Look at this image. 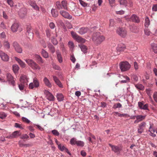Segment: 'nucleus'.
<instances>
[{
  "instance_id": "0e129e2a",
  "label": "nucleus",
  "mask_w": 157,
  "mask_h": 157,
  "mask_svg": "<svg viewBox=\"0 0 157 157\" xmlns=\"http://www.w3.org/2000/svg\"><path fill=\"white\" fill-rule=\"evenodd\" d=\"M15 127L16 128H19L21 129H23V128L22 126L21 125L17 123H15Z\"/></svg>"
},
{
  "instance_id": "a18cd8bd",
  "label": "nucleus",
  "mask_w": 157,
  "mask_h": 157,
  "mask_svg": "<svg viewBox=\"0 0 157 157\" xmlns=\"http://www.w3.org/2000/svg\"><path fill=\"white\" fill-rule=\"evenodd\" d=\"M19 144L21 147H22V146H25L26 147L31 146V145L29 144H24L21 143L20 141H19Z\"/></svg>"
},
{
  "instance_id": "bf43d9fd",
  "label": "nucleus",
  "mask_w": 157,
  "mask_h": 157,
  "mask_svg": "<svg viewBox=\"0 0 157 157\" xmlns=\"http://www.w3.org/2000/svg\"><path fill=\"white\" fill-rule=\"evenodd\" d=\"M52 134L55 136H59V133L55 129L52 130Z\"/></svg>"
},
{
  "instance_id": "a19ab883",
  "label": "nucleus",
  "mask_w": 157,
  "mask_h": 157,
  "mask_svg": "<svg viewBox=\"0 0 157 157\" xmlns=\"http://www.w3.org/2000/svg\"><path fill=\"white\" fill-rule=\"evenodd\" d=\"M33 83H34V85L35 87L37 88L39 87V83L38 80L34 78L33 81Z\"/></svg>"
},
{
  "instance_id": "72a5a7b5",
  "label": "nucleus",
  "mask_w": 157,
  "mask_h": 157,
  "mask_svg": "<svg viewBox=\"0 0 157 157\" xmlns=\"http://www.w3.org/2000/svg\"><path fill=\"white\" fill-rule=\"evenodd\" d=\"M68 45L70 48V50L73 51L75 47L73 42L71 41H69L68 43Z\"/></svg>"
},
{
  "instance_id": "58836bf2",
  "label": "nucleus",
  "mask_w": 157,
  "mask_h": 157,
  "mask_svg": "<svg viewBox=\"0 0 157 157\" xmlns=\"http://www.w3.org/2000/svg\"><path fill=\"white\" fill-rule=\"evenodd\" d=\"M135 87L137 89L140 90H143L144 89V86L141 84H136L135 85Z\"/></svg>"
},
{
  "instance_id": "680f3d73",
  "label": "nucleus",
  "mask_w": 157,
  "mask_h": 157,
  "mask_svg": "<svg viewBox=\"0 0 157 157\" xmlns=\"http://www.w3.org/2000/svg\"><path fill=\"white\" fill-rule=\"evenodd\" d=\"M7 2L8 4L10 5L11 7H13V3L12 0H7Z\"/></svg>"
},
{
  "instance_id": "052dcab7",
  "label": "nucleus",
  "mask_w": 157,
  "mask_h": 157,
  "mask_svg": "<svg viewBox=\"0 0 157 157\" xmlns=\"http://www.w3.org/2000/svg\"><path fill=\"white\" fill-rule=\"evenodd\" d=\"M149 132H150V135L151 136L155 137L156 136V135L154 133L155 132V130L154 129H152V130H149Z\"/></svg>"
},
{
  "instance_id": "1a4fd4ad",
  "label": "nucleus",
  "mask_w": 157,
  "mask_h": 157,
  "mask_svg": "<svg viewBox=\"0 0 157 157\" xmlns=\"http://www.w3.org/2000/svg\"><path fill=\"white\" fill-rule=\"evenodd\" d=\"M20 81L21 83L25 84L26 85H27L28 79L26 75H22L20 77Z\"/></svg>"
},
{
  "instance_id": "20e7f679",
  "label": "nucleus",
  "mask_w": 157,
  "mask_h": 157,
  "mask_svg": "<svg viewBox=\"0 0 157 157\" xmlns=\"http://www.w3.org/2000/svg\"><path fill=\"white\" fill-rule=\"evenodd\" d=\"M26 62L32 68L34 69H38V66L33 60L30 59H26L25 60Z\"/></svg>"
},
{
  "instance_id": "cd10ccee",
  "label": "nucleus",
  "mask_w": 157,
  "mask_h": 157,
  "mask_svg": "<svg viewBox=\"0 0 157 157\" xmlns=\"http://www.w3.org/2000/svg\"><path fill=\"white\" fill-rule=\"evenodd\" d=\"M44 81L46 86L49 87H51L52 86V84L50 83L49 80L46 77L44 78Z\"/></svg>"
},
{
  "instance_id": "dca6fc26",
  "label": "nucleus",
  "mask_w": 157,
  "mask_h": 157,
  "mask_svg": "<svg viewBox=\"0 0 157 157\" xmlns=\"http://www.w3.org/2000/svg\"><path fill=\"white\" fill-rule=\"evenodd\" d=\"M19 27V24L17 23H15L13 24L11 26V29L13 32H16L18 30Z\"/></svg>"
},
{
  "instance_id": "c85d7f7f",
  "label": "nucleus",
  "mask_w": 157,
  "mask_h": 157,
  "mask_svg": "<svg viewBox=\"0 0 157 157\" xmlns=\"http://www.w3.org/2000/svg\"><path fill=\"white\" fill-rule=\"evenodd\" d=\"M51 13L52 16L54 17H56L58 15V12L55 9H52Z\"/></svg>"
},
{
  "instance_id": "9d476101",
  "label": "nucleus",
  "mask_w": 157,
  "mask_h": 157,
  "mask_svg": "<svg viewBox=\"0 0 157 157\" xmlns=\"http://www.w3.org/2000/svg\"><path fill=\"white\" fill-rule=\"evenodd\" d=\"M128 21H132V22L135 23H138L140 21V20L139 18L136 15L133 14L131 17L129 18H126Z\"/></svg>"
},
{
  "instance_id": "4d7b16f0",
  "label": "nucleus",
  "mask_w": 157,
  "mask_h": 157,
  "mask_svg": "<svg viewBox=\"0 0 157 157\" xmlns=\"http://www.w3.org/2000/svg\"><path fill=\"white\" fill-rule=\"evenodd\" d=\"M6 116L7 115L5 113H0V118L3 119H4Z\"/></svg>"
},
{
  "instance_id": "ddd939ff",
  "label": "nucleus",
  "mask_w": 157,
  "mask_h": 157,
  "mask_svg": "<svg viewBox=\"0 0 157 157\" xmlns=\"http://www.w3.org/2000/svg\"><path fill=\"white\" fill-rule=\"evenodd\" d=\"M44 93L46 95L47 98L48 100L50 101L53 100L54 99V97L48 91L46 90H45L44 91Z\"/></svg>"
},
{
  "instance_id": "6ab92c4d",
  "label": "nucleus",
  "mask_w": 157,
  "mask_h": 157,
  "mask_svg": "<svg viewBox=\"0 0 157 157\" xmlns=\"http://www.w3.org/2000/svg\"><path fill=\"white\" fill-rule=\"evenodd\" d=\"M56 53L57 55V58L58 61L59 63H61L63 62V60L61 53L58 50L56 51Z\"/></svg>"
},
{
  "instance_id": "412c9836",
  "label": "nucleus",
  "mask_w": 157,
  "mask_h": 157,
  "mask_svg": "<svg viewBox=\"0 0 157 157\" xmlns=\"http://www.w3.org/2000/svg\"><path fill=\"white\" fill-rule=\"evenodd\" d=\"M53 80L56 84L60 88H63V86L58 78L55 76H53Z\"/></svg>"
},
{
  "instance_id": "3c124183",
  "label": "nucleus",
  "mask_w": 157,
  "mask_h": 157,
  "mask_svg": "<svg viewBox=\"0 0 157 157\" xmlns=\"http://www.w3.org/2000/svg\"><path fill=\"white\" fill-rule=\"evenodd\" d=\"M122 106L121 105L120 103H117L115 104L113 106V108L114 109L121 108Z\"/></svg>"
},
{
  "instance_id": "49530a36",
  "label": "nucleus",
  "mask_w": 157,
  "mask_h": 157,
  "mask_svg": "<svg viewBox=\"0 0 157 157\" xmlns=\"http://www.w3.org/2000/svg\"><path fill=\"white\" fill-rule=\"evenodd\" d=\"M109 4L111 7L115 6V0H108Z\"/></svg>"
},
{
  "instance_id": "f257e3e1",
  "label": "nucleus",
  "mask_w": 157,
  "mask_h": 157,
  "mask_svg": "<svg viewBox=\"0 0 157 157\" xmlns=\"http://www.w3.org/2000/svg\"><path fill=\"white\" fill-rule=\"evenodd\" d=\"M93 42L97 44H101L105 39V37L100 33L97 32L94 33L92 37Z\"/></svg>"
},
{
  "instance_id": "b1692460",
  "label": "nucleus",
  "mask_w": 157,
  "mask_h": 157,
  "mask_svg": "<svg viewBox=\"0 0 157 157\" xmlns=\"http://www.w3.org/2000/svg\"><path fill=\"white\" fill-rule=\"evenodd\" d=\"M125 46L124 44L119 45L117 48V49L118 51L119 52H123L125 49Z\"/></svg>"
},
{
  "instance_id": "ea45409f",
  "label": "nucleus",
  "mask_w": 157,
  "mask_h": 157,
  "mask_svg": "<svg viewBox=\"0 0 157 157\" xmlns=\"http://www.w3.org/2000/svg\"><path fill=\"white\" fill-rule=\"evenodd\" d=\"M56 5L57 9L60 10L62 9V6L61 3L59 1H57L56 2Z\"/></svg>"
},
{
  "instance_id": "4c0bfd02",
  "label": "nucleus",
  "mask_w": 157,
  "mask_h": 157,
  "mask_svg": "<svg viewBox=\"0 0 157 157\" xmlns=\"http://www.w3.org/2000/svg\"><path fill=\"white\" fill-rule=\"evenodd\" d=\"M114 115L115 116L117 115L118 116L120 117H124L125 116H127L128 117H129V115H128L127 114H121L118 113V112H114Z\"/></svg>"
},
{
  "instance_id": "bb28decb",
  "label": "nucleus",
  "mask_w": 157,
  "mask_h": 157,
  "mask_svg": "<svg viewBox=\"0 0 157 157\" xmlns=\"http://www.w3.org/2000/svg\"><path fill=\"white\" fill-rule=\"evenodd\" d=\"M78 46L80 48L82 51L84 53L87 52V48L85 45L80 44L78 45Z\"/></svg>"
},
{
  "instance_id": "c9c22d12",
  "label": "nucleus",
  "mask_w": 157,
  "mask_h": 157,
  "mask_svg": "<svg viewBox=\"0 0 157 157\" xmlns=\"http://www.w3.org/2000/svg\"><path fill=\"white\" fill-rule=\"evenodd\" d=\"M41 54L45 58H47L48 57V53L44 49H42Z\"/></svg>"
},
{
  "instance_id": "4468645a",
  "label": "nucleus",
  "mask_w": 157,
  "mask_h": 157,
  "mask_svg": "<svg viewBox=\"0 0 157 157\" xmlns=\"http://www.w3.org/2000/svg\"><path fill=\"white\" fill-rule=\"evenodd\" d=\"M0 56L4 61H7L9 60V58L7 55L2 51H0Z\"/></svg>"
},
{
  "instance_id": "7ed1b4c3",
  "label": "nucleus",
  "mask_w": 157,
  "mask_h": 157,
  "mask_svg": "<svg viewBox=\"0 0 157 157\" xmlns=\"http://www.w3.org/2000/svg\"><path fill=\"white\" fill-rule=\"evenodd\" d=\"M120 69H130L131 65L126 61H122L119 64Z\"/></svg>"
},
{
  "instance_id": "f8f14e48",
  "label": "nucleus",
  "mask_w": 157,
  "mask_h": 157,
  "mask_svg": "<svg viewBox=\"0 0 157 157\" xmlns=\"http://www.w3.org/2000/svg\"><path fill=\"white\" fill-rule=\"evenodd\" d=\"M7 80L13 86L15 85V81L13 79V77L10 74H7L6 75Z\"/></svg>"
},
{
  "instance_id": "5fc2aeb1",
  "label": "nucleus",
  "mask_w": 157,
  "mask_h": 157,
  "mask_svg": "<svg viewBox=\"0 0 157 157\" xmlns=\"http://www.w3.org/2000/svg\"><path fill=\"white\" fill-rule=\"evenodd\" d=\"M144 32L145 34L147 36L150 35L151 33V32L147 29H144Z\"/></svg>"
},
{
  "instance_id": "69168bd1",
  "label": "nucleus",
  "mask_w": 157,
  "mask_h": 157,
  "mask_svg": "<svg viewBox=\"0 0 157 157\" xmlns=\"http://www.w3.org/2000/svg\"><path fill=\"white\" fill-rule=\"evenodd\" d=\"M131 78L132 79L136 82L138 80V78L136 75H132Z\"/></svg>"
},
{
  "instance_id": "2f4dec72",
  "label": "nucleus",
  "mask_w": 157,
  "mask_h": 157,
  "mask_svg": "<svg viewBox=\"0 0 157 157\" xmlns=\"http://www.w3.org/2000/svg\"><path fill=\"white\" fill-rule=\"evenodd\" d=\"M151 48L155 53H157V45L155 44H152L151 45Z\"/></svg>"
},
{
  "instance_id": "423d86ee",
  "label": "nucleus",
  "mask_w": 157,
  "mask_h": 157,
  "mask_svg": "<svg viewBox=\"0 0 157 157\" xmlns=\"http://www.w3.org/2000/svg\"><path fill=\"white\" fill-rule=\"evenodd\" d=\"M109 146L112 148V151H113L115 153H117V154H119L120 151H122V147H119L118 146L113 145L111 144H109Z\"/></svg>"
},
{
  "instance_id": "4be33fe9",
  "label": "nucleus",
  "mask_w": 157,
  "mask_h": 157,
  "mask_svg": "<svg viewBox=\"0 0 157 157\" xmlns=\"http://www.w3.org/2000/svg\"><path fill=\"white\" fill-rule=\"evenodd\" d=\"M88 30L87 28L82 27L79 29L78 32L80 34L82 35L87 33Z\"/></svg>"
},
{
  "instance_id": "09e8293b",
  "label": "nucleus",
  "mask_w": 157,
  "mask_h": 157,
  "mask_svg": "<svg viewBox=\"0 0 157 157\" xmlns=\"http://www.w3.org/2000/svg\"><path fill=\"white\" fill-rule=\"evenodd\" d=\"M71 34L73 38L75 39L78 36L76 33L74 32L73 31H71Z\"/></svg>"
},
{
  "instance_id": "338daca9",
  "label": "nucleus",
  "mask_w": 157,
  "mask_h": 157,
  "mask_svg": "<svg viewBox=\"0 0 157 157\" xmlns=\"http://www.w3.org/2000/svg\"><path fill=\"white\" fill-rule=\"evenodd\" d=\"M153 97L155 101L157 103V92H155L154 93Z\"/></svg>"
},
{
  "instance_id": "393cba45",
  "label": "nucleus",
  "mask_w": 157,
  "mask_h": 157,
  "mask_svg": "<svg viewBox=\"0 0 157 157\" xmlns=\"http://www.w3.org/2000/svg\"><path fill=\"white\" fill-rule=\"evenodd\" d=\"M61 5L62 9L65 10H67V1L66 0H63L61 2Z\"/></svg>"
},
{
  "instance_id": "f03ea898",
  "label": "nucleus",
  "mask_w": 157,
  "mask_h": 157,
  "mask_svg": "<svg viewBox=\"0 0 157 157\" xmlns=\"http://www.w3.org/2000/svg\"><path fill=\"white\" fill-rule=\"evenodd\" d=\"M117 33L123 37H125L127 34V31L124 28H119L117 30Z\"/></svg>"
},
{
  "instance_id": "864d4df0",
  "label": "nucleus",
  "mask_w": 157,
  "mask_h": 157,
  "mask_svg": "<svg viewBox=\"0 0 157 157\" xmlns=\"http://www.w3.org/2000/svg\"><path fill=\"white\" fill-rule=\"evenodd\" d=\"M97 63L95 61L93 62L90 65V67L91 68H94L96 67Z\"/></svg>"
},
{
  "instance_id": "2eb2a0df",
  "label": "nucleus",
  "mask_w": 157,
  "mask_h": 157,
  "mask_svg": "<svg viewBox=\"0 0 157 157\" xmlns=\"http://www.w3.org/2000/svg\"><path fill=\"white\" fill-rule=\"evenodd\" d=\"M26 35L28 36H29L33 37V31L31 29V27L30 25H28L26 27Z\"/></svg>"
},
{
  "instance_id": "a211bd4d",
  "label": "nucleus",
  "mask_w": 157,
  "mask_h": 157,
  "mask_svg": "<svg viewBox=\"0 0 157 157\" xmlns=\"http://www.w3.org/2000/svg\"><path fill=\"white\" fill-rule=\"evenodd\" d=\"M139 107L140 109H143L144 110H148V104H146L144 105L142 102H138Z\"/></svg>"
},
{
  "instance_id": "37998d69",
  "label": "nucleus",
  "mask_w": 157,
  "mask_h": 157,
  "mask_svg": "<svg viewBox=\"0 0 157 157\" xmlns=\"http://www.w3.org/2000/svg\"><path fill=\"white\" fill-rule=\"evenodd\" d=\"M77 146H84V142L81 141H77L76 144Z\"/></svg>"
},
{
  "instance_id": "6e6d98bb",
  "label": "nucleus",
  "mask_w": 157,
  "mask_h": 157,
  "mask_svg": "<svg viewBox=\"0 0 157 157\" xmlns=\"http://www.w3.org/2000/svg\"><path fill=\"white\" fill-rule=\"evenodd\" d=\"M22 120L24 122L27 123H29L30 122L29 120L24 117H22Z\"/></svg>"
},
{
  "instance_id": "79ce46f5",
  "label": "nucleus",
  "mask_w": 157,
  "mask_h": 157,
  "mask_svg": "<svg viewBox=\"0 0 157 157\" xmlns=\"http://www.w3.org/2000/svg\"><path fill=\"white\" fill-rule=\"evenodd\" d=\"M145 26L147 27L150 25V21L148 17H146L145 19Z\"/></svg>"
},
{
  "instance_id": "e433bc0d",
  "label": "nucleus",
  "mask_w": 157,
  "mask_h": 157,
  "mask_svg": "<svg viewBox=\"0 0 157 157\" xmlns=\"http://www.w3.org/2000/svg\"><path fill=\"white\" fill-rule=\"evenodd\" d=\"M57 98L58 100L59 101L63 100V96L62 94H59L57 95Z\"/></svg>"
},
{
  "instance_id": "de8ad7c7",
  "label": "nucleus",
  "mask_w": 157,
  "mask_h": 157,
  "mask_svg": "<svg viewBox=\"0 0 157 157\" xmlns=\"http://www.w3.org/2000/svg\"><path fill=\"white\" fill-rule=\"evenodd\" d=\"M79 2L81 5L84 7L87 6V3L85 2L82 0H79Z\"/></svg>"
},
{
  "instance_id": "7c9ffc66",
  "label": "nucleus",
  "mask_w": 157,
  "mask_h": 157,
  "mask_svg": "<svg viewBox=\"0 0 157 157\" xmlns=\"http://www.w3.org/2000/svg\"><path fill=\"white\" fill-rule=\"evenodd\" d=\"M20 135V132L17 131L13 132L11 135H10L11 138H14L16 137L17 136H19Z\"/></svg>"
},
{
  "instance_id": "e2e57ef3",
  "label": "nucleus",
  "mask_w": 157,
  "mask_h": 157,
  "mask_svg": "<svg viewBox=\"0 0 157 157\" xmlns=\"http://www.w3.org/2000/svg\"><path fill=\"white\" fill-rule=\"evenodd\" d=\"M51 42L54 45H56L58 44L57 41L56 39L54 38H52L51 39Z\"/></svg>"
},
{
  "instance_id": "c03bdc74",
  "label": "nucleus",
  "mask_w": 157,
  "mask_h": 157,
  "mask_svg": "<svg viewBox=\"0 0 157 157\" xmlns=\"http://www.w3.org/2000/svg\"><path fill=\"white\" fill-rule=\"evenodd\" d=\"M120 4L124 6L127 5V2L126 0H119Z\"/></svg>"
},
{
  "instance_id": "f3484780",
  "label": "nucleus",
  "mask_w": 157,
  "mask_h": 157,
  "mask_svg": "<svg viewBox=\"0 0 157 157\" xmlns=\"http://www.w3.org/2000/svg\"><path fill=\"white\" fill-rule=\"evenodd\" d=\"M145 117V116L138 115L136 116V120L134 121L135 123H137L144 120Z\"/></svg>"
},
{
  "instance_id": "13d9d810",
  "label": "nucleus",
  "mask_w": 157,
  "mask_h": 157,
  "mask_svg": "<svg viewBox=\"0 0 157 157\" xmlns=\"http://www.w3.org/2000/svg\"><path fill=\"white\" fill-rule=\"evenodd\" d=\"M58 147L59 150L61 151H63L66 148L64 146H62L61 144L58 145Z\"/></svg>"
},
{
  "instance_id": "39448f33",
  "label": "nucleus",
  "mask_w": 157,
  "mask_h": 157,
  "mask_svg": "<svg viewBox=\"0 0 157 157\" xmlns=\"http://www.w3.org/2000/svg\"><path fill=\"white\" fill-rule=\"evenodd\" d=\"M12 46L14 48L15 51L17 53H21L22 52V48L17 42H14L13 43Z\"/></svg>"
},
{
  "instance_id": "774afa93",
  "label": "nucleus",
  "mask_w": 157,
  "mask_h": 157,
  "mask_svg": "<svg viewBox=\"0 0 157 157\" xmlns=\"http://www.w3.org/2000/svg\"><path fill=\"white\" fill-rule=\"evenodd\" d=\"M0 27L3 29H6V26L5 25V23L3 22L1 23Z\"/></svg>"
},
{
  "instance_id": "f704fd0d",
  "label": "nucleus",
  "mask_w": 157,
  "mask_h": 157,
  "mask_svg": "<svg viewBox=\"0 0 157 157\" xmlns=\"http://www.w3.org/2000/svg\"><path fill=\"white\" fill-rule=\"evenodd\" d=\"M3 45L6 48L9 49L10 48V44L9 42L7 40L4 41Z\"/></svg>"
},
{
  "instance_id": "473e14b6",
  "label": "nucleus",
  "mask_w": 157,
  "mask_h": 157,
  "mask_svg": "<svg viewBox=\"0 0 157 157\" xmlns=\"http://www.w3.org/2000/svg\"><path fill=\"white\" fill-rule=\"evenodd\" d=\"M48 47L49 50L52 53H54L55 51V49L54 46L51 44H49L48 45Z\"/></svg>"
},
{
  "instance_id": "9b49d317",
  "label": "nucleus",
  "mask_w": 157,
  "mask_h": 157,
  "mask_svg": "<svg viewBox=\"0 0 157 157\" xmlns=\"http://www.w3.org/2000/svg\"><path fill=\"white\" fill-rule=\"evenodd\" d=\"M26 14V9L24 7H22L18 12V14L21 18H23L25 16Z\"/></svg>"
},
{
  "instance_id": "5701e85b",
  "label": "nucleus",
  "mask_w": 157,
  "mask_h": 157,
  "mask_svg": "<svg viewBox=\"0 0 157 157\" xmlns=\"http://www.w3.org/2000/svg\"><path fill=\"white\" fill-rule=\"evenodd\" d=\"M34 58L36 60L40 63H42L44 62L41 57L38 55H35L34 56Z\"/></svg>"
},
{
  "instance_id": "6e6552de",
  "label": "nucleus",
  "mask_w": 157,
  "mask_h": 157,
  "mask_svg": "<svg viewBox=\"0 0 157 157\" xmlns=\"http://www.w3.org/2000/svg\"><path fill=\"white\" fill-rule=\"evenodd\" d=\"M60 14L64 17L69 19H71L72 18V16L70 15L68 13L63 10H61L59 12Z\"/></svg>"
},
{
  "instance_id": "aec40b11",
  "label": "nucleus",
  "mask_w": 157,
  "mask_h": 157,
  "mask_svg": "<svg viewBox=\"0 0 157 157\" xmlns=\"http://www.w3.org/2000/svg\"><path fill=\"white\" fill-rule=\"evenodd\" d=\"M15 59L16 61L19 64V65L22 68H24L25 67L26 64L23 62L20 59L17 57H15Z\"/></svg>"
},
{
  "instance_id": "0eeeda50",
  "label": "nucleus",
  "mask_w": 157,
  "mask_h": 157,
  "mask_svg": "<svg viewBox=\"0 0 157 157\" xmlns=\"http://www.w3.org/2000/svg\"><path fill=\"white\" fill-rule=\"evenodd\" d=\"M146 123L145 122H142L139 124L138 130V133L139 134L142 133L146 127Z\"/></svg>"
},
{
  "instance_id": "a878e982",
  "label": "nucleus",
  "mask_w": 157,
  "mask_h": 157,
  "mask_svg": "<svg viewBox=\"0 0 157 157\" xmlns=\"http://www.w3.org/2000/svg\"><path fill=\"white\" fill-rule=\"evenodd\" d=\"M75 40L77 42L81 43H84L86 42V40L82 38L79 36L77 37H76Z\"/></svg>"
},
{
  "instance_id": "603ef678",
  "label": "nucleus",
  "mask_w": 157,
  "mask_h": 157,
  "mask_svg": "<svg viewBox=\"0 0 157 157\" xmlns=\"http://www.w3.org/2000/svg\"><path fill=\"white\" fill-rule=\"evenodd\" d=\"M77 141L75 138H72L70 141V144L72 145H75L76 144Z\"/></svg>"
},
{
  "instance_id": "c756f323",
  "label": "nucleus",
  "mask_w": 157,
  "mask_h": 157,
  "mask_svg": "<svg viewBox=\"0 0 157 157\" xmlns=\"http://www.w3.org/2000/svg\"><path fill=\"white\" fill-rule=\"evenodd\" d=\"M30 5L35 10L38 11L39 10V7L37 6L35 3L33 2H31L30 3Z\"/></svg>"
},
{
  "instance_id": "8fccbe9b",
  "label": "nucleus",
  "mask_w": 157,
  "mask_h": 157,
  "mask_svg": "<svg viewBox=\"0 0 157 157\" xmlns=\"http://www.w3.org/2000/svg\"><path fill=\"white\" fill-rule=\"evenodd\" d=\"M25 86H26L25 84L21 83L18 85V87L20 90H23Z\"/></svg>"
}]
</instances>
